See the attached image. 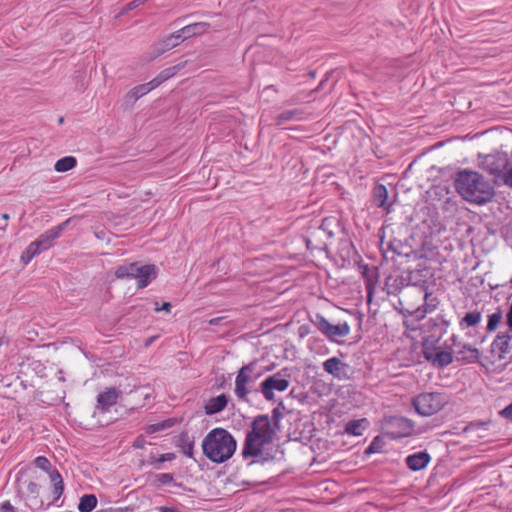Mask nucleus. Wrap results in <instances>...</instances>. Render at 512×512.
I'll use <instances>...</instances> for the list:
<instances>
[{"label":"nucleus","mask_w":512,"mask_h":512,"mask_svg":"<svg viewBox=\"0 0 512 512\" xmlns=\"http://www.w3.org/2000/svg\"><path fill=\"white\" fill-rule=\"evenodd\" d=\"M447 395L440 392H425L415 396L412 404L418 414L432 416L448 404Z\"/></svg>","instance_id":"obj_5"},{"label":"nucleus","mask_w":512,"mask_h":512,"mask_svg":"<svg viewBox=\"0 0 512 512\" xmlns=\"http://www.w3.org/2000/svg\"><path fill=\"white\" fill-rule=\"evenodd\" d=\"M159 512H180L178 509L174 507H160Z\"/></svg>","instance_id":"obj_49"},{"label":"nucleus","mask_w":512,"mask_h":512,"mask_svg":"<svg viewBox=\"0 0 512 512\" xmlns=\"http://www.w3.org/2000/svg\"><path fill=\"white\" fill-rule=\"evenodd\" d=\"M63 491H64L63 483H59V484H54L53 485V494L55 495V498H54L52 504H54V505H56L58 507L60 506L59 504H57V501L59 500V498L63 494Z\"/></svg>","instance_id":"obj_33"},{"label":"nucleus","mask_w":512,"mask_h":512,"mask_svg":"<svg viewBox=\"0 0 512 512\" xmlns=\"http://www.w3.org/2000/svg\"><path fill=\"white\" fill-rule=\"evenodd\" d=\"M0 510L2 512H14V507L9 501L1 503Z\"/></svg>","instance_id":"obj_41"},{"label":"nucleus","mask_w":512,"mask_h":512,"mask_svg":"<svg viewBox=\"0 0 512 512\" xmlns=\"http://www.w3.org/2000/svg\"><path fill=\"white\" fill-rule=\"evenodd\" d=\"M222 317H215V318H211L208 323L210 325H218L221 321H222Z\"/></svg>","instance_id":"obj_50"},{"label":"nucleus","mask_w":512,"mask_h":512,"mask_svg":"<svg viewBox=\"0 0 512 512\" xmlns=\"http://www.w3.org/2000/svg\"><path fill=\"white\" fill-rule=\"evenodd\" d=\"M37 255H39V253L36 251V248H34L31 244H29L28 247L25 249V251L21 255V261L25 265H27Z\"/></svg>","instance_id":"obj_30"},{"label":"nucleus","mask_w":512,"mask_h":512,"mask_svg":"<svg viewBox=\"0 0 512 512\" xmlns=\"http://www.w3.org/2000/svg\"><path fill=\"white\" fill-rule=\"evenodd\" d=\"M228 402L229 398L224 393L215 397H211L205 401L204 412L209 416L222 412L228 405Z\"/></svg>","instance_id":"obj_16"},{"label":"nucleus","mask_w":512,"mask_h":512,"mask_svg":"<svg viewBox=\"0 0 512 512\" xmlns=\"http://www.w3.org/2000/svg\"><path fill=\"white\" fill-rule=\"evenodd\" d=\"M313 323L316 325L318 330L330 339H336L347 335L350 331V327L347 323L344 324H331L324 316L316 314Z\"/></svg>","instance_id":"obj_9"},{"label":"nucleus","mask_w":512,"mask_h":512,"mask_svg":"<svg viewBox=\"0 0 512 512\" xmlns=\"http://www.w3.org/2000/svg\"><path fill=\"white\" fill-rule=\"evenodd\" d=\"M174 457L175 456L172 453L163 454V455H161L159 461L160 462L169 461V460L174 459Z\"/></svg>","instance_id":"obj_47"},{"label":"nucleus","mask_w":512,"mask_h":512,"mask_svg":"<svg viewBox=\"0 0 512 512\" xmlns=\"http://www.w3.org/2000/svg\"><path fill=\"white\" fill-rule=\"evenodd\" d=\"M121 395V391L112 387L101 392L97 396L96 409L102 412L108 411L113 405H115Z\"/></svg>","instance_id":"obj_14"},{"label":"nucleus","mask_w":512,"mask_h":512,"mask_svg":"<svg viewBox=\"0 0 512 512\" xmlns=\"http://www.w3.org/2000/svg\"><path fill=\"white\" fill-rule=\"evenodd\" d=\"M455 187L467 201L476 204L487 203L493 196V187L478 172L464 170L457 174Z\"/></svg>","instance_id":"obj_3"},{"label":"nucleus","mask_w":512,"mask_h":512,"mask_svg":"<svg viewBox=\"0 0 512 512\" xmlns=\"http://www.w3.org/2000/svg\"><path fill=\"white\" fill-rule=\"evenodd\" d=\"M281 417V414L277 408L273 409L272 411V417H270L273 421L276 422V425L278 426L279 419Z\"/></svg>","instance_id":"obj_46"},{"label":"nucleus","mask_w":512,"mask_h":512,"mask_svg":"<svg viewBox=\"0 0 512 512\" xmlns=\"http://www.w3.org/2000/svg\"><path fill=\"white\" fill-rule=\"evenodd\" d=\"M302 119V112L298 109L285 110L281 112L275 119V123L278 126L284 125L285 123Z\"/></svg>","instance_id":"obj_19"},{"label":"nucleus","mask_w":512,"mask_h":512,"mask_svg":"<svg viewBox=\"0 0 512 512\" xmlns=\"http://www.w3.org/2000/svg\"><path fill=\"white\" fill-rule=\"evenodd\" d=\"M345 432L349 435H352V421L346 423Z\"/></svg>","instance_id":"obj_51"},{"label":"nucleus","mask_w":512,"mask_h":512,"mask_svg":"<svg viewBox=\"0 0 512 512\" xmlns=\"http://www.w3.org/2000/svg\"><path fill=\"white\" fill-rule=\"evenodd\" d=\"M164 81L160 78V75L152 79L150 82L146 83L148 87H151V90L157 88L160 84H162Z\"/></svg>","instance_id":"obj_40"},{"label":"nucleus","mask_w":512,"mask_h":512,"mask_svg":"<svg viewBox=\"0 0 512 512\" xmlns=\"http://www.w3.org/2000/svg\"><path fill=\"white\" fill-rule=\"evenodd\" d=\"M502 319V312L501 310H497L496 312L492 313L488 316V322H487V330L488 331H494L498 327L500 321Z\"/></svg>","instance_id":"obj_27"},{"label":"nucleus","mask_w":512,"mask_h":512,"mask_svg":"<svg viewBox=\"0 0 512 512\" xmlns=\"http://www.w3.org/2000/svg\"><path fill=\"white\" fill-rule=\"evenodd\" d=\"M384 447V441L381 436H376L370 445L365 449V454L370 455L373 453L381 452Z\"/></svg>","instance_id":"obj_25"},{"label":"nucleus","mask_w":512,"mask_h":512,"mask_svg":"<svg viewBox=\"0 0 512 512\" xmlns=\"http://www.w3.org/2000/svg\"><path fill=\"white\" fill-rule=\"evenodd\" d=\"M157 480L163 484L167 485L170 484L173 481V475L170 473H161L157 475Z\"/></svg>","instance_id":"obj_35"},{"label":"nucleus","mask_w":512,"mask_h":512,"mask_svg":"<svg viewBox=\"0 0 512 512\" xmlns=\"http://www.w3.org/2000/svg\"><path fill=\"white\" fill-rule=\"evenodd\" d=\"M431 461V456L426 451H419L408 455L405 459L407 467L412 471H420L427 467Z\"/></svg>","instance_id":"obj_15"},{"label":"nucleus","mask_w":512,"mask_h":512,"mask_svg":"<svg viewBox=\"0 0 512 512\" xmlns=\"http://www.w3.org/2000/svg\"><path fill=\"white\" fill-rule=\"evenodd\" d=\"M206 30V24L204 23H194L187 25L182 28V33L186 35V38H190L192 36L203 33Z\"/></svg>","instance_id":"obj_23"},{"label":"nucleus","mask_w":512,"mask_h":512,"mask_svg":"<svg viewBox=\"0 0 512 512\" xmlns=\"http://www.w3.org/2000/svg\"><path fill=\"white\" fill-rule=\"evenodd\" d=\"M137 6H138V4L136 3V1H133V2H130V3L127 4L126 9L127 10H131V9L137 7Z\"/></svg>","instance_id":"obj_52"},{"label":"nucleus","mask_w":512,"mask_h":512,"mask_svg":"<svg viewBox=\"0 0 512 512\" xmlns=\"http://www.w3.org/2000/svg\"><path fill=\"white\" fill-rule=\"evenodd\" d=\"M332 227L336 228L338 231L342 230L339 222L336 219L328 218L323 222L322 231H327L328 235L331 236L335 233Z\"/></svg>","instance_id":"obj_29"},{"label":"nucleus","mask_w":512,"mask_h":512,"mask_svg":"<svg viewBox=\"0 0 512 512\" xmlns=\"http://www.w3.org/2000/svg\"><path fill=\"white\" fill-rule=\"evenodd\" d=\"M290 385L288 375L282 372H277L260 383L259 390L267 401H273L275 398L274 392H284Z\"/></svg>","instance_id":"obj_6"},{"label":"nucleus","mask_w":512,"mask_h":512,"mask_svg":"<svg viewBox=\"0 0 512 512\" xmlns=\"http://www.w3.org/2000/svg\"><path fill=\"white\" fill-rule=\"evenodd\" d=\"M373 287H374V281L372 279H367V281H366V288H367L369 296L371 295Z\"/></svg>","instance_id":"obj_48"},{"label":"nucleus","mask_w":512,"mask_h":512,"mask_svg":"<svg viewBox=\"0 0 512 512\" xmlns=\"http://www.w3.org/2000/svg\"><path fill=\"white\" fill-rule=\"evenodd\" d=\"M323 368L327 373L333 375L338 379L349 378V365L343 363L336 357H332L324 361Z\"/></svg>","instance_id":"obj_13"},{"label":"nucleus","mask_w":512,"mask_h":512,"mask_svg":"<svg viewBox=\"0 0 512 512\" xmlns=\"http://www.w3.org/2000/svg\"><path fill=\"white\" fill-rule=\"evenodd\" d=\"M150 91H151V87H148V85L145 83V84H141V85H138V86L134 87L129 92V96H130V98H133V99L137 100V99H139L140 97L144 96L145 94H147Z\"/></svg>","instance_id":"obj_28"},{"label":"nucleus","mask_w":512,"mask_h":512,"mask_svg":"<svg viewBox=\"0 0 512 512\" xmlns=\"http://www.w3.org/2000/svg\"><path fill=\"white\" fill-rule=\"evenodd\" d=\"M49 477H50V480H51L53 485L54 484L63 483L62 476L60 475V473L56 469L51 470L49 472Z\"/></svg>","instance_id":"obj_36"},{"label":"nucleus","mask_w":512,"mask_h":512,"mask_svg":"<svg viewBox=\"0 0 512 512\" xmlns=\"http://www.w3.org/2000/svg\"><path fill=\"white\" fill-rule=\"evenodd\" d=\"M501 414L507 419L512 420V403L509 404L506 408H504Z\"/></svg>","instance_id":"obj_44"},{"label":"nucleus","mask_w":512,"mask_h":512,"mask_svg":"<svg viewBox=\"0 0 512 512\" xmlns=\"http://www.w3.org/2000/svg\"><path fill=\"white\" fill-rule=\"evenodd\" d=\"M423 353L428 361L439 367L448 366L453 361L452 353L440 348L424 346Z\"/></svg>","instance_id":"obj_12"},{"label":"nucleus","mask_w":512,"mask_h":512,"mask_svg":"<svg viewBox=\"0 0 512 512\" xmlns=\"http://www.w3.org/2000/svg\"><path fill=\"white\" fill-rule=\"evenodd\" d=\"M413 423L404 417H390L384 421V434L390 439L408 437L413 432Z\"/></svg>","instance_id":"obj_7"},{"label":"nucleus","mask_w":512,"mask_h":512,"mask_svg":"<svg viewBox=\"0 0 512 512\" xmlns=\"http://www.w3.org/2000/svg\"><path fill=\"white\" fill-rule=\"evenodd\" d=\"M201 447L207 459L213 463L221 464L234 455L237 442L228 430L217 427L207 433Z\"/></svg>","instance_id":"obj_2"},{"label":"nucleus","mask_w":512,"mask_h":512,"mask_svg":"<svg viewBox=\"0 0 512 512\" xmlns=\"http://www.w3.org/2000/svg\"><path fill=\"white\" fill-rule=\"evenodd\" d=\"M185 39H187L186 35L182 33V29H180L167 38L165 45L169 48H172L179 45L180 42Z\"/></svg>","instance_id":"obj_26"},{"label":"nucleus","mask_w":512,"mask_h":512,"mask_svg":"<svg viewBox=\"0 0 512 512\" xmlns=\"http://www.w3.org/2000/svg\"><path fill=\"white\" fill-rule=\"evenodd\" d=\"M97 505V498L93 494H84L79 501L78 510L80 512H91Z\"/></svg>","instance_id":"obj_21"},{"label":"nucleus","mask_w":512,"mask_h":512,"mask_svg":"<svg viewBox=\"0 0 512 512\" xmlns=\"http://www.w3.org/2000/svg\"><path fill=\"white\" fill-rule=\"evenodd\" d=\"M115 276L118 279H135L138 288H145L157 277V267L154 264H124L116 268Z\"/></svg>","instance_id":"obj_4"},{"label":"nucleus","mask_w":512,"mask_h":512,"mask_svg":"<svg viewBox=\"0 0 512 512\" xmlns=\"http://www.w3.org/2000/svg\"><path fill=\"white\" fill-rule=\"evenodd\" d=\"M77 161L72 156H66L56 161L54 168L57 172H66L74 168Z\"/></svg>","instance_id":"obj_22"},{"label":"nucleus","mask_w":512,"mask_h":512,"mask_svg":"<svg viewBox=\"0 0 512 512\" xmlns=\"http://www.w3.org/2000/svg\"><path fill=\"white\" fill-rule=\"evenodd\" d=\"M427 312V310H424L422 312H420V310L418 309L415 313L417 314V318H422L424 317L425 313Z\"/></svg>","instance_id":"obj_53"},{"label":"nucleus","mask_w":512,"mask_h":512,"mask_svg":"<svg viewBox=\"0 0 512 512\" xmlns=\"http://www.w3.org/2000/svg\"><path fill=\"white\" fill-rule=\"evenodd\" d=\"M369 427V421L365 418L354 421V436L362 435V431Z\"/></svg>","instance_id":"obj_31"},{"label":"nucleus","mask_w":512,"mask_h":512,"mask_svg":"<svg viewBox=\"0 0 512 512\" xmlns=\"http://www.w3.org/2000/svg\"><path fill=\"white\" fill-rule=\"evenodd\" d=\"M482 314L480 311H472L466 313V315L459 322V326L462 329L476 326L481 322Z\"/></svg>","instance_id":"obj_20"},{"label":"nucleus","mask_w":512,"mask_h":512,"mask_svg":"<svg viewBox=\"0 0 512 512\" xmlns=\"http://www.w3.org/2000/svg\"><path fill=\"white\" fill-rule=\"evenodd\" d=\"M176 72H177V67L173 66V67L164 69L163 71L160 72L159 75H160V78L163 79V81H166L169 78H171L172 76H174L176 74Z\"/></svg>","instance_id":"obj_34"},{"label":"nucleus","mask_w":512,"mask_h":512,"mask_svg":"<svg viewBox=\"0 0 512 512\" xmlns=\"http://www.w3.org/2000/svg\"><path fill=\"white\" fill-rule=\"evenodd\" d=\"M68 221L63 222L47 231H45L43 234H41L36 240L31 242L30 244L36 248V251L40 254L43 251H47L50 249L56 239H58L62 233V231L65 229Z\"/></svg>","instance_id":"obj_10"},{"label":"nucleus","mask_w":512,"mask_h":512,"mask_svg":"<svg viewBox=\"0 0 512 512\" xmlns=\"http://www.w3.org/2000/svg\"><path fill=\"white\" fill-rule=\"evenodd\" d=\"M276 435V422L269 415L256 416L246 432L241 451L242 457L245 460L261 457L265 449L274 442Z\"/></svg>","instance_id":"obj_1"},{"label":"nucleus","mask_w":512,"mask_h":512,"mask_svg":"<svg viewBox=\"0 0 512 512\" xmlns=\"http://www.w3.org/2000/svg\"><path fill=\"white\" fill-rule=\"evenodd\" d=\"M253 370L254 364L250 363L242 366L236 375L234 393L243 402L248 401L250 393L249 384L253 381L251 375Z\"/></svg>","instance_id":"obj_8"},{"label":"nucleus","mask_w":512,"mask_h":512,"mask_svg":"<svg viewBox=\"0 0 512 512\" xmlns=\"http://www.w3.org/2000/svg\"><path fill=\"white\" fill-rule=\"evenodd\" d=\"M173 424H174L173 419H166L164 421L148 425L146 428V432L148 434H154V433H157V432H160L162 430L172 427Z\"/></svg>","instance_id":"obj_24"},{"label":"nucleus","mask_w":512,"mask_h":512,"mask_svg":"<svg viewBox=\"0 0 512 512\" xmlns=\"http://www.w3.org/2000/svg\"><path fill=\"white\" fill-rule=\"evenodd\" d=\"M39 486L37 483L33 481H29L26 483V491L30 494H37Z\"/></svg>","instance_id":"obj_37"},{"label":"nucleus","mask_w":512,"mask_h":512,"mask_svg":"<svg viewBox=\"0 0 512 512\" xmlns=\"http://www.w3.org/2000/svg\"><path fill=\"white\" fill-rule=\"evenodd\" d=\"M512 336L508 334H499L491 344V357L493 362H501L507 359L510 352V341Z\"/></svg>","instance_id":"obj_11"},{"label":"nucleus","mask_w":512,"mask_h":512,"mask_svg":"<svg viewBox=\"0 0 512 512\" xmlns=\"http://www.w3.org/2000/svg\"><path fill=\"white\" fill-rule=\"evenodd\" d=\"M145 439L143 436H139L136 438V440L134 441V444L133 446L137 449H143L145 447Z\"/></svg>","instance_id":"obj_43"},{"label":"nucleus","mask_w":512,"mask_h":512,"mask_svg":"<svg viewBox=\"0 0 512 512\" xmlns=\"http://www.w3.org/2000/svg\"><path fill=\"white\" fill-rule=\"evenodd\" d=\"M35 466L44 471H49L50 469V461L45 456H38L34 460Z\"/></svg>","instance_id":"obj_32"},{"label":"nucleus","mask_w":512,"mask_h":512,"mask_svg":"<svg viewBox=\"0 0 512 512\" xmlns=\"http://www.w3.org/2000/svg\"><path fill=\"white\" fill-rule=\"evenodd\" d=\"M170 308H171V304L169 302H164L163 305L161 307L158 306V303L156 302L155 303V308L154 310L156 312H160V311H166V312H169L170 311Z\"/></svg>","instance_id":"obj_42"},{"label":"nucleus","mask_w":512,"mask_h":512,"mask_svg":"<svg viewBox=\"0 0 512 512\" xmlns=\"http://www.w3.org/2000/svg\"><path fill=\"white\" fill-rule=\"evenodd\" d=\"M311 243H312V241H311V240H307V246H308V248H310Z\"/></svg>","instance_id":"obj_56"},{"label":"nucleus","mask_w":512,"mask_h":512,"mask_svg":"<svg viewBox=\"0 0 512 512\" xmlns=\"http://www.w3.org/2000/svg\"><path fill=\"white\" fill-rule=\"evenodd\" d=\"M1 218L4 220V221H7L9 219V215L4 213L2 214Z\"/></svg>","instance_id":"obj_55"},{"label":"nucleus","mask_w":512,"mask_h":512,"mask_svg":"<svg viewBox=\"0 0 512 512\" xmlns=\"http://www.w3.org/2000/svg\"><path fill=\"white\" fill-rule=\"evenodd\" d=\"M454 353L462 360L469 362L476 361L479 358V349L471 344L466 343H454Z\"/></svg>","instance_id":"obj_17"},{"label":"nucleus","mask_w":512,"mask_h":512,"mask_svg":"<svg viewBox=\"0 0 512 512\" xmlns=\"http://www.w3.org/2000/svg\"><path fill=\"white\" fill-rule=\"evenodd\" d=\"M373 198L378 207L384 208L387 212L390 211V204L387 203L388 190L383 184L374 187Z\"/></svg>","instance_id":"obj_18"},{"label":"nucleus","mask_w":512,"mask_h":512,"mask_svg":"<svg viewBox=\"0 0 512 512\" xmlns=\"http://www.w3.org/2000/svg\"><path fill=\"white\" fill-rule=\"evenodd\" d=\"M506 320H507V325L509 327V330L512 331V300L510 303L508 313L506 315Z\"/></svg>","instance_id":"obj_45"},{"label":"nucleus","mask_w":512,"mask_h":512,"mask_svg":"<svg viewBox=\"0 0 512 512\" xmlns=\"http://www.w3.org/2000/svg\"><path fill=\"white\" fill-rule=\"evenodd\" d=\"M503 181L507 186L512 187V167L504 173Z\"/></svg>","instance_id":"obj_38"},{"label":"nucleus","mask_w":512,"mask_h":512,"mask_svg":"<svg viewBox=\"0 0 512 512\" xmlns=\"http://www.w3.org/2000/svg\"><path fill=\"white\" fill-rule=\"evenodd\" d=\"M164 81L160 78V75L152 79L150 82L146 83L148 87H151V90L157 88L160 84H162Z\"/></svg>","instance_id":"obj_39"},{"label":"nucleus","mask_w":512,"mask_h":512,"mask_svg":"<svg viewBox=\"0 0 512 512\" xmlns=\"http://www.w3.org/2000/svg\"><path fill=\"white\" fill-rule=\"evenodd\" d=\"M490 171L492 174H498L500 172V168H491Z\"/></svg>","instance_id":"obj_54"}]
</instances>
